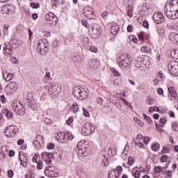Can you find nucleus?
I'll list each match as a JSON object with an SVG mask.
<instances>
[{
    "label": "nucleus",
    "mask_w": 178,
    "mask_h": 178,
    "mask_svg": "<svg viewBox=\"0 0 178 178\" xmlns=\"http://www.w3.org/2000/svg\"><path fill=\"white\" fill-rule=\"evenodd\" d=\"M63 134V137L61 138V140H68L69 141H72L73 140V136L72 135V133L67 131Z\"/></svg>",
    "instance_id": "nucleus-23"
},
{
    "label": "nucleus",
    "mask_w": 178,
    "mask_h": 178,
    "mask_svg": "<svg viewBox=\"0 0 178 178\" xmlns=\"http://www.w3.org/2000/svg\"><path fill=\"white\" fill-rule=\"evenodd\" d=\"M138 39L140 40V41H141L142 42H144L145 41V38H144V32L140 33L138 35Z\"/></svg>",
    "instance_id": "nucleus-48"
},
{
    "label": "nucleus",
    "mask_w": 178,
    "mask_h": 178,
    "mask_svg": "<svg viewBox=\"0 0 178 178\" xmlns=\"http://www.w3.org/2000/svg\"><path fill=\"white\" fill-rule=\"evenodd\" d=\"M83 13L86 17H87L88 19H92L95 17V15L92 13V8H91V6H87L86 7H85L83 10Z\"/></svg>",
    "instance_id": "nucleus-16"
},
{
    "label": "nucleus",
    "mask_w": 178,
    "mask_h": 178,
    "mask_svg": "<svg viewBox=\"0 0 178 178\" xmlns=\"http://www.w3.org/2000/svg\"><path fill=\"white\" fill-rule=\"evenodd\" d=\"M49 49V43L47 39L40 40L37 46V51L40 55H46Z\"/></svg>",
    "instance_id": "nucleus-3"
},
{
    "label": "nucleus",
    "mask_w": 178,
    "mask_h": 178,
    "mask_svg": "<svg viewBox=\"0 0 178 178\" xmlns=\"http://www.w3.org/2000/svg\"><path fill=\"white\" fill-rule=\"evenodd\" d=\"M51 1L53 2L54 6H56V8L58 7V6L59 5V3H60V0H51Z\"/></svg>",
    "instance_id": "nucleus-59"
},
{
    "label": "nucleus",
    "mask_w": 178,
    "mask_h": 178,
    "mask_svg": "<svg viewBox=\"0 0 178 178\" xmlns=\"http://www.w3.org/2000/svg\"><path fill=\"white\" fill-rule=\"evenodd\" d=\"M169 38L173 44H178V34L175 32H172L169 35Z\"/></svg>",
    "instance_id": "nucleus-21"
},
{
    "label": "nucleus",
    "mask_w": 178,
    "mask_h": 178,
    "mask_svg": "<svg viewBox=\"0 0 178 178\" xmlns=\"http://www.w3.org/2000/svg\"><path fill=\"white\" fill-rule=\"evenodd\" d=\"M8 176L10 178L13 177V170H8Z\"/></svg>",
    "instance_id": "nucleus-63"
},
{
    "label": "nucleus",
    "mask_w": 178,
    "mask_h": 178,
    "mask_svg": "<svg viewBox=\"0 0 178 178\" xmlns=\"http://www.w3.org/2000/svg\"><path fill=\"white\" fill-rule=\"evenodd\" d=\"M168 122V120H166V118H160L159 120V122L161 123L160 124V127H163V126H165V124H166V122Z\"/></svg>",
    "instance_id": "nucleus-42"
},
{
    "label": "nucleus",
    "mask_w": 178,
    "mask_h": 178,
    "mask_svg": "<svg viewBox=\"0 0 178 178\" xmlns=\"http://www.w3.org/2000/svg\"><path fill=\"white\" fill-rule=\"evenodd\" d=\"M178 9V0H170L168 4L167 7Z\"/></svg>",
    "instance_id": "nucleus-22"
},
{
    "label": "nucleus",
    "mask_w": 178,
    "mask_h": 178,
    "mask_svg": "<svg viewBox=\"0 0 178 178\" xmlns=\"http://www.w3.org/2000/svg\"><path fill=\"white\" fill-rule=\"evenodd\" d=\"M42 138H44L43 137H42V136H41V135H38L37 136H36V140H35V141H34L33 142V145H35V147H37V145H41V143H42ZM37 144H38V145H37Z\"/></svg>",
    "instance_id": "nucleus-28"
},
{
    "label": "nucleus",
    "mask_w": 178,
    "mask_h": 178,
    "mask_svg": "<svg viewBox=\"0 0 178 178\" xmlns=\"http://www.w3.org/2000/svg\"><path fill=\"white\" fill-rule=\"evenodd\" d=\"M71 111L73 113H76L79 111V104L76 102H74L71 106Z\"/></svg>",
    "instance_id": "nucleus-31"
},
{
    "label": "nucleus",
    "mask_w": 178,
    "mask_h": 178,
    "mask_svg": "<svg viewBox=\"0 0 178 178\" xmlns=\"http://www.w3.org/2000/svg\"><path fill=\"white\" fill-rule=\"evenodd\" d=\"M13 111L19 116H23L26 113V108L20 102L19 103H13Z\"/></svg>",
    "instance_id": "nucleus-6"
},
{
    "label": "nucleus",
    "mask_w": 178,
    "mask_h": 178,
    "mask_svg": "<svg viewBox=\"0 0 178 178\" xmlns=\"http://www.w3.org/2000/svg\"><path fill=\"white\" fill-rule=\"evenodd\" d=\"M84 143L86 140H82L78 143L76 145V152L79 156H86V152H87V147H84Z\"/></svg>",
    "instance_id": "nucleus-9"
},
{
    "label": "nucleus",
    "mask_w": 178,
    "mask_h": 178,
    "mask_svg": "<svg viewBox=\"0 0 178 178\" xmlns=\"http://www.w3.org/2000/svg\"><path fill=\"white\" fill-rule=\"evenodd\" d=\"M28 104L32 111H38V104L35 102V100L28 102Z\"/></svg>",
    "instance_id": "nucleus-24"
},
{
    "label": "nucleus",
    "mask_w": 178,
    "mask_h": 178,
    "mask_svg": "<svg viewBox=\"0 0 178 178\" xmlns=\"http://www.w3.org/2000/svg\"><path fill=\"white\" fill-rule=\"evenodd\" d=\"M146 102L147 105H154V99L148 97Z\"/></svg>",
    "instance_id": "nucleus-52"
},
{
    "label": "nucleus",
    "mask_w": 178,
    "mask_h": 178,
    "mask_svg": "<svg viewBox=\"0 0 178 178\" xmlns=\"http://www.w3.org/2000/svg\"><path fill=\"white\" fill-rule=\"evenodd\" d=\"M149 141H151V138L149 137H145L143 139V143L144 144H148V143H149Z\"/></svg>",
    "instance_id": "nucleus-58"
},
{
    "label": "nucleus",
    "mask_w": 178,
    "mask_h": 178,
    "mask_svg": "<svg viewBox=\"0 0 178 178\" xmlns=\"http://www.w3.org/2000/svg\"><path fill=\"white\" fill-rule=\"evenodd\" d=\"M161 152L162 154H168L169 152V147H168V146H164Z\"/></svg>",
    "instance_id": "nucleus-55"
},
{
    "label": "nucleus",
    "mask_w": 178,
    "mask_h": 178,
    "mask_svg": "<svg viewBox=\"0 0 178 178\" xmlns=\"http://www.w3.org/2000/svg\"><path fill=\"white\" fill-rule=\"evenodd\" d=\"M129 39L131 40V41H133L134 44H137V42H138V40H137V37H136L135 35L129 36Z\"/></svg>",
    "instance_id": "nucleus-46"
},
{
    "label": "nucleus",
    "mask_w": 178,
    "mask_h": 178,
    "mask_svg": "<svg viewBox=\"0 0 178 178\" xmlns=\"http://www.w3.org/2000/svg\"><path fill=\"white\" fill-rule=\"evenodd\" d=\"M134 162H136V158H134L133 156L129 157L128 164L129 165V166L134 165Z\"/></svg>",
    "instance_id": "nucleus-37"
},
{
    "label": "nucleus",
    "mask_w": 178,
    "mask_h": 178,
    "mask_svg": "<svg viewBox=\"0 0 178 178\" xmlns=\"http://www.w3.org/2000/svg\"><path fill=\"white\" fill-rule=\"evenodd\" d=\"M43 161L46 162L47 165H51L52 163V159H54V154L44 152L41 154Z\"/></svg>",
    "instance_id": "nucleus-12"
},
{
    "label": "nucleus",
    "mask_w": 178,
    "mask_h": 178,
    "mask_svg": "<svg viewBox=\"0 0 178 178\" xmlns=\"http://www.w3.org/2000/svg\"><path fill=\"white\" fill-rule=\"evenodd\" d=\"M74 120V118L73 116H71L66 120V123L67 124H68V126H70V124L73 123Z\"/></svg>",
    "instance_id": "nucleus-44"
},
{
    "label": "nucleus",
    "mask_w": 178,
    "mask_h": 178,
    "mask_svg": "<svg viewBox=\"0 0 178 178\" xmlns=\"http://www.w3.org/2000/svg\"><path fill=\"white\" fill-rule=\"evenodd\" d=\"M108 178H119V175H116V170H111L109 171Z\"/></svg>",
    "instance_id": "nucleus-29"
},
{
    "label": "nucleus",
    "mask_w": 178,
    "mask_h": 178,
    "mask_svg": "<svg viewBox=\"0 0 178 178\" xmlns=\"http://www.w3.org/2000/svg\"><path fill=\"white\" fill-rule=\"evenodd\" d=\"M164 13L168 19H172V20H176V19H178V8H168V5H166L164 8Z\"/></svg>",
    "instance_id": "nucleus-4"
},
{
    "label": "nucleus",
    "mask_w": 178,
    "mask_h": 178,
    "mask_svg": "<svg viewBox=\"0 0 178 178\" xmlns=\"http://www.w3.org/2000/svg\"><path fill=\"white\" fill-rule=\"evenodd\" d=\"M161 145L158 143H155L152 145V151H154V152H156V151H159Z\"/></svg>",
    "instance_id": "nucleus-33"
},
{
    "label": "nucleus",
    "mask_w": 178,
    "mask_h": 178,
    "mask_svg": "<svg viewBox=\"0 0 178 178\" xmlns=\"http://www.w3.org/2000/svg\"><path fill=\"white\" fill-rule=\"evenodd\" d=\"M2 113L6 116L8 119H12L13 118V113L6 108L2 109Z\"/></svg>",
    "instance_id": "nucleus-25"
},
{
    "label": "nucleus",
    "mask_w": 178,
    "mask_h": 178,
    "mask_svg": "<svg viewBox=\"0 0 178 178\" xmlns=\"http://www.w3.org/2000/svg\"><path fill=\"white\" fill-rule=\"evenodd\" d=\"M45 19L47 20V22H51L50 24H54V22L56 23L58 21V17H56V15L54 13H47L45 15Z\"/></svg>",
    "instance_id": "nucleus-17"
},
{
    "label": "nucleus",
    "mask_w": 178,
    "mask_h": 178,
    "mask_svg": "<svg viewBox=\"0 0 178 178\" xmlns=\"http://www.w3.org/2000/svg\"><path fill=\"white\" fill-rule=\"evenodd\" d=\"M95 131V126L94 124L86 122L82 128L83 136H90Z\"/></svg>",
    "instance_id": "nucleus-5"
},
{
    "label": "nucleus",
    "mask_w": 178,
    "mask_h": 178,
    "mask_svg": "<svg viewBox=\"0 0 178 178\" xmlns=\"http://www.w3.org/2000/svg\"><path fill=\"white\" fill-rule=\"evenodd\" d=\"M97 104H99V105H102V103L104 102V99H102V97H97Z\"/></svg>",
    "instance_id": "nucleus-61"
},
{
    "label": "nucleus",
    "mask_w": 178,
    "mask_h": 178,
    "mask_svg": "<svg viewBox=\"0 0 178 178\" xmlns=\"http://www.w3.org/2000/svg\"><path fill=\"white\" fill-rule=\"evenodd\" d=\"M42 168H44V164L42 163V161H39L38 162L37 169L38 170H41V169H42Z\"/></svg>",
    "instance_id": "nucleus-45"
},
{
    "label": "nucleus",
    "mask_w": 178,
    "mask_h": 178,
    "mask_svg": "<svg viewBox=\"0 0 178 178\" xmlns=\"http://www.w3.org/2000/svg\"><path fill=\"white\" fill-rule=\"evenodd\" d=\"M131 60L127 53L121 54L117 58V64L122 70H127L131 66Z\"/></svg>",
    "instance_id": "nucleus-1"
},
{
    "label": "nucleus",
    "mask_w": 178,
    "mask_h": 178,
    "mask_svg": "<svg viewBox=\"0 0 178 178\" xmlns=\"http://www.w3.org/2000/svg\"><path fill=\"white\" fill-rule=\"evenodd\" d=\"M168 70L172 76L177 77L178 76V62L176 60H172L168 63Z\"/></svg>",
    "instance_id": "nucleus-7"
},
{
    "label": "nucleus",
    "mask_w": 178,
    "mask_h": 178,
    "mask_svg": "<svg viewBox=\"0 0 178 178\" xmlns=\"http://www.w3.org/2000/svg\"><path fill=\"white\" fill-rule=\"evenodd\" d=\"M155 111L156 112H159V107L158 106H151L149 108V113H154V112H155Z\"/></svg>",
    "instance_id": "nucleus-38"
},
{
    "label": "nucleus",
    "mask_w": 178,
    "mask_h": 178,
    "mask_svg": "<svg viewBox=\"0 0 178 178\" xmlns=\"http://www.w3.org/2000/svg\"><path fill=\"white\" fill-rule=\"evenodd\" d=\"M25 99L26 101V102H31V101H34V99L33 98V93L31 92H28L26 97H25Z\"/></svg>",
    "instance_id": "nucleus-32"
},
{
    "label": "nucleus",
    "mask_w": 178,
    "mask_h": 178,
    "mask_svg": "<svg viewBox=\"0 0 178 178\" xmlns=\"http://www.w3.org/2000/svg\"><path fill=\"white\" fill-rule=\"evenodd\" d=\"M81 23H82L83 26H84V27H86V29H88V27H90V24H88L87 22V20L83 19V20H82Z\"/></svg>",
    "instance_id": "nucleus-56"
},
{
    "label": "nucleus",
    "mask_w": 178,
    "mask_h": 178,
    "mask_svg": "<svg viewBox=\"0 0 178 178\" xmlns=\"http://www.w3.org/2000/svg\"><path fill=\"white\" fill-rule=\"evenodd\" d=\"M132 175H133L134 177H135V178H140V176L141 175V173H140V171L136 170Z\"/></svg>",
    "instance_id": "nucleus-54"
},
{
    "label": "nucleus",
    "mask_w": 178,
    "mask_h": 178,
    "mask_svg": "<svg viewBox=\"0 0 178 178\" xmlns=\"http://www.w3.org/2000/svg\"><path fill=\"white\" fill-rule=\"evenodd\" d=\"M5 55H12V50L6 47L3 48Z\"/></svg>",
    "instance_id": "nucleus-41"
},
{
    "label": "nucleus",
    "mask_w": 178,
    "mask_h": 178,
    "mask_svg": "<svg viewBox=\"0 0 178 178\" xmlns=\"http://www.w3.org/2000/svg\"><path fill=\"white\" fill-rule=\"evenodd\" d=\"M119 30H120V29L119 28L118 24L115 22L111 24V32L113 35H116V34L119 33Z\"/></svg>",
    "instance_id": "nucleus-19"
},
{
    "label": "nucleus",
    "mask_w": 178,
    "mask_h": 178,
    "mask_svg": "<svg viewBox=\"0 0 178 178\" xmlns=\"http://www.w3.org/2000/svg\"><path fill=\"white\" fill-rule=\"evenodd\" d=\"M134 30V28L133 27V25H129L127 26L128 33H133Z\"/></svg>",
    "instance_id": "nucleus-57"
},
{
    "label": "nucleus",
    "mask_w": 178,
    "mask_h": 178,
    "mask_svg": "<svg viewBox=\"0 0 178 178\" xmlns=\"http://www.w3.org/2000/svg\"><path fill=\"white\" fill-rule=\"evenodd\" d=\"M54 170H55V167H47L44 170V174L46 175V176H47V177H56L58 176V173H56Z\"/></svg>",
    "instance_id": "nucleus-15"
},
{
    "label": "nucleus",
    "mask_w": 178,
    "mask_h": 178,
    "mask_svg": "<svg viewBox=\"0 0 178 178\" xmlns=\"http://www.w3.org/2000/svg\"><path fill=\"white\" fill-rule=\"evenodd\" d=\"M48 91L51 95H58L60 92V87L58 83H49Z\"/></svg>",
    "instance_id": "nucleus-10"
},
{
    "label": "nucleus",
    "mask_w": 178,
    "mask_h": 178,
    "mask_svg": "<svg viewBox=\"0 0 178 178\" xmlns=\"http://www.w3.org/2000/svg\"><path fill=\"white\" fill-rule=\"evenodd\" d=\"M5 91L6 92V94H8V95H12V93L13 92H15V90L14 89H12L10 88V87H9L8 85L5 89Z\"/></svg>",
    "instance_id": "nucleus-36"
},
{
    "label": "nucleus",
    "mask_w": 178,
    "mask_h": 178,
    "mask_svg": "<svg viewBox=\"0 0 178 178\" xmlns=\"http://www.w3.org/2000/svg\"><path fill=\"white\" fill-rule=\"evenodd\" d=\"M3 77L6 81H10L13 79V74L9 72H3Z\"/></svg>",
    "instance_id": "nucleus-26"
},
{
    "label": "nucleus",
    "mask_w": 178,
    "mask_h": 178,
    "mask_svg": "<svg viewBox=\"0 0 178 178\" xmlns=\"http://www.w3.org/2000/svg\"><path fill=\"white\" fill-rule=\"evenodd\" d=\"M102 165L103 166H108V165H109V161H108V159H104L102 161Z\"/></svg>",
    "instance_id": "nucleus-49"
},
{
    "label": "nucleus",
    "mask_w": 178,
    "mask_h": 178,
    "mask_svg": "<svg viewBox=\"0 0 178 178\" xmlns=\"http://www.w3.org/2000/svg\"><path fill=\"white\" fill-rule=\"evenodd\" d=\"M72 92L75 98H78V99H86L88 98V88L86 86H76L74 88Z\"/></svg>",
    "instance_id": "nucleus-2"
},
{
    "label": "nucleus",
    "mask_w": 178,
    "mask_h": 178,
    "mask_svg": "<svg viewBox=\"0 0 178 178\" xmlns=\"http://www.w3.org/2000/svg\"><path fill=\"white\" fill-rule=\"evenodd\" d=\"M168 158H169V156H168V155H163L161 157V159H160L161 162H163V163L166 162V161H168Z\"/></svg>",
    "instance_id": "nucleus-50"
},
{
    "label": "nucleus",
    "mask_w": 178,
    "mask_h": 178,
    "mask_svg": "<svg viewBox=\"0 0 178 178\" xmlns=\"http://www.w3.org/2000/svg\"><path fill=\"white\" fill-rule=\"evenodd\" d=\"M113 170H115V175L117 172L118 176H120V175H122V172H123V168H122V166L118 165L116 167V169H113Z\"/></svg>",
    "instance_id": "nucleus-35"
},
{
    "label": "nucleus",
    "mask_w": 178,
    "mask_h": 178,
    "mask_svg": "<svg viewBox=\"0 0 178 178\" xmlns=\"http://www.w3.org/2000/svg\"><path fill=\"white\" fill-rule=\"evenodd\" d=\"M151 6L149 4L145 3L142 5V8L140 9V12H147V10H149Z\"/></svg>",
    "instance_id": "nucleus-30"
},
{
    "label": "nucleus",
    "mask_w": 178,
    "mask_h": 178,
    "mask_svg": "<svg viewBox=\"0 0 178 178\" xmlns=\"http://www.w3.org/2000/svg\"><path fill=\"white\" fill-rule=\"evenodd\" d=\"M134 65L137 70L143 72L144 70V67H143L144 58L143 57H137L134 62Z\"/></svg>",
    "instance_id": "nucleus-11"
},
{
    "label": "nucleus",
    "mask_w": 178,
    "mask_h": 178,
    "mask_svg": "<svg viewBox=\"0 0 178 178\" xmlns=\"http://www.w3.org/2000/svg\"><path fill=\"white\" fill-rule=\"evenodd\" d=\"M16 10V7L12 4L6 3L2 7V11L5 15H8V13H14Z\"/></svg>",
    "instance_id": "nucleus-14"
},
{
    "label": "nucleus",
    "mask_w": 178,
    "mask_h": 178,
    "mask_svg": "<svg viewBox=\"0 0 178 178\" xmlns=\"http://www.w3.org/2000/svg\"><path fill=\"white\" fill-rule=\"evenodd\" d=\"M30 6H31V8H33V9H38V8H40V4L38 2H31Z\"/></svg>",
    "instance_id": "nucleus-39"
},
{
    "label": "nucleus",
    "mask_w": 178,
    "mask_h": 178,
    "mask_svg": "<svg viewBox=\"0 0 178 178\" xmlns=\"http://www.w3.org/2000/svg\"><path fill=\"white\" fill-rule=\"evenodd\" d=\"M134 120L136 122V124H138V126H140V127H144V122L143 121H140L138 118H134Z\"/></svg>",
    "instance_id": "nucleus-43"
},
{
    "label": "nucleus",
    "mask_w": 178,
    "mask_h": 178,
    "mask_svg": "<svg viewBox=\"0 0 178 178\" xmlns=\"http://www.w3.org/2000/svg\"><path fill=\"white\" fill-rule=\"evenodd\" d=\"M7 86H8L10 88L14 90L15 91L17 90V84L16 83V82H10Z\"/></svg>",
    "instance_id": "nucleus-34"
},
{
    "label": "nucleus",
    "mask_w": 178,
    "mask_h": 178,
    "mask_svg": "<svg viewBox=\"0 0 178 178\" xmlns=\"http://www.w3.org/2000/svg\"><path fill=\"white\" fill-rule=\"evenodd\" d=\"M121 99L122 101H123V102H124L125 105H127L128 106H129V108H133V106H131L130 102H129V101H127L126 99L121 97Z\"/></svg>",
    "instance_id": "nucleus-47"
},
{
    "label": "nucleus",
    "mask_w": 178,
    "mask_h": 178,
    "mask_svg": "<svg viewBox=\"0 0 178 178\" xmlns=\"http://www.w3.org/2000/svg\"><path fill=\"white\" fill-rule=\"evenodd\" d=\"M44 123H46V124H52V120H51V118H45Z\"/></svg>",
    "instance_id": "nucleus-62"
},
{
    "label": "nucleus",
    "mask_w": 178,
    "mask_h": 178,
    "mask_svg": "<svg viewBox=\"0 0 178 178\" xmlns=\"http://www.w3.org/2000/svg\"><path fill=\"white\" fill-rule=\"evenodd\" d=\"M127 15L129 17H133V10H128Z\"/></svg>",
    "instance_id": "nucleus-64"
},
{
    "label": "nucleus",
    "mask_w": 178,
    "mask_h": 178,
    "mask_svg": "<svg viewBox=\"0 0 178 178\" xmlns=\"http://www.w3.org/2000/svg\"><path fill=\"white\" fill-rule=\"evenodd\" d=\"M111 71L112 73H113L114 74H116L117 76H120V74L119 73V71H118L117 69H115L114 67H111Z\"/></svg>",
    "instance_id": "nucleus-53"
},
{
    "label": "nucleus",
    "mask_w": 178,
    "mask_h": 178,
    "mask_svg": "<svg viewBox=\"0 0 178 178\" xmlns=\"http://www.w3.org/2000/svg\"><path fill=\"white\" fill-rule=\"evenodd\" d=\"M168 92L170 97L172 98L176 99V97H177V94L176 93V90L173 88L172 87L168 88Z\"/></svg>",
    "instance_id": "nucleus-27"
},
{
    "label": "nucleus",
    "mask_w": 178,
    "mask_h": 178,
    "mask_svg": "<svg viewBox=\"0 0 178 178\" xmlns=\"http://www.w3.org/2000/svg\"><path fill=\"white\" fill-rule=\"evenodd\" d=\"M157 33L160 37H163L165 35V30L162 28H158L157 29Z\"/></svg>",
    "instance_id": "nucleus-40"
},
{
    "label": "nucleus",
    "mask_w": 178,
    "mask_h": 178,
    "mask_svg": "<svg viewBox=\"0 0 178 178\" xmlns=\"http://www.w3.org/2000/svg\"><path fill=\"white\" fill-rule=\"evenodd\" d=\"M168 58H172V59H178V50L173 49L168 51Z\"/></svg>",
    "instance_id": "nucleus-20"
},
{
    "label": "nucleus",
    "mask_w": 178,
    "mask_h": 178,
    "mask_svg": "<svg viewBox=\"0 0 178 178\" xmlns=\"http://www.w3.org/2000/svg\"><path fill=\"white\" fill-rule=\"evenodd\" d=\"M154 172H155V173H161V166H156L154 168Z\"/></svg>",
    "instance_id": "nucleus-60"
},
{
    "label": "nucleus",
    "mask_w": 178,
    "mask_h": 178,
    "mask_svg": "<svg viewBox=\"0 0 178 178\" xmlns=\"http://www.w3.org/2000/svg\"><path fill=\"white\" fill-rule=\"evenodd\" d=\"M17 131H19L17 127L15 125H10L5 129L4 133L6 137L12 138L16 136V133H17Z\"/></svg>",
    "instance_id": "nucleus-8"
},
{
    "label": "nucleus",
    "mask_w": 178,
    "mask_h": 178,
    "mask_svg": "<svg viewBox=\"0 0 178 178\" xmlns=\"http://www.w3.org/2000/svg\"><path fill=\"white\" fill-rule=\"evenodd\" d=\"M142 52H149L151 49L149 47H143L140 49Z\"/></svg>",
    "instance_id": "nucleus-51"
},
{
    "label": "nucleus",
    "mask_w": 178,
    "mask_h": 178,
    "mask_svg": "<svg viewBox=\"0 0 178 178\" xmlns=\"http://www.w3.org/2000/svg\"><path fill=\"white\" fill-rule=\"evenodd\" d=\"M19 159L21 161V165L23 168H27L29 165V157L26 156L24 153H19Z\"/></svg>",
    "instance_id": "nucleus-18"
},
{
    "label": "nucleus",
    "mask_w": 178,
    "mask_h": 178,
    "mask_svg": "<svg viewBox=\"0 0 178 178\" xmlns=\"http://www.w3.org/2000/svg\"><path fill=\"white\" fill-rule=\"evenodd\" d=\"M153 20L156 24H161V23L165 22V19H163V15L161 12L155 13L153 15Z\"/></svg>",
    "instance_id": "nucleus-13"
}]
</instances>
